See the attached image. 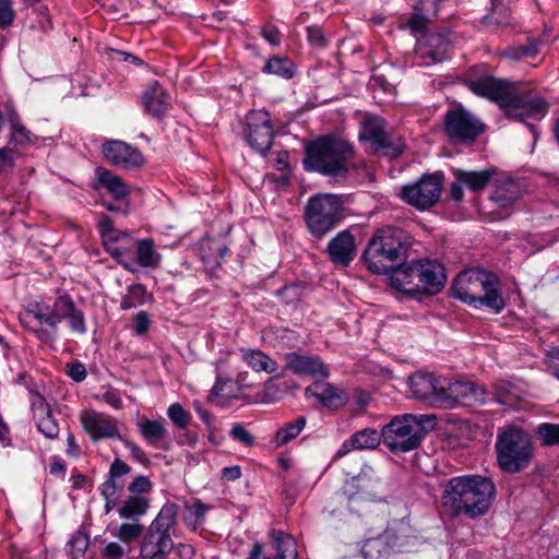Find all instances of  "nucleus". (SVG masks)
<instances>
[{
  "instance_id": "7ed1b4c3",
  "label": "nucleus",
  "mask_w": 559,
  "mask_h": 559,
  "mask_svg": "<svg viewBox=\"0 0 559 559\" xmlns=\"http://www.w3.org/2000/svg\"><path fill=\"white\" fill-rule=\"evenodd\" d=\"M495 492V484L486 477H453L444 485L441 503L453 516L476 519L489 510Z\"/></svg>"
},
{
  "instance_id": "b1692460",
  "label": "nucleus",
  "mask_w": 559,
  "mask_h": 559,
  "mask_svg": "<svg viewBox=\"0 0 559 559\" xmlns=\"http://www.w3.org/2000/svg\"><path fill=\"white\" fill-rule=\"evenodd\" d=\"M285 369L295 374H307L313 378H328L329 371L317 356L299 355L295 352L285 355Z\"/></svg>"
},
{
  "instance_id": "680f3d73",
  "label": "nucleus",
  "mask_w": 559,
  "mask_h": 559,
  "mask_svg": "<svg viewBox=\"0 0 559 559\" xmlns=\"http://www.w3.org/2000/svg\"><path fill=\"white\" fill-rule=\"evenodd\" d=\"M121 489L122 485L109 477H107L99 487L100 493L104 498H118Z\"/></svg>"
},
{
  "instance_id": "09e8293b",
  "label": "nucleus",
  "mask_w": 559,
  "mask_h": 559,
  "mask_svg": "<svg viewBox=\"0 0 559 559\" xmlns=\"http://www.w3.org/2000/svg\"><path fill=\"white\" fill-rule=\"evenodd\" d=\"M167 416L178 429H185L191 420V415L179 403L168 407Z\"/></svg>"
},
{
  "instance_id": "5701e85b",
  "label": "nucleus",
  "mask_w": 559,
  "mask_h": 559,
  "mask_svg": "<svg viewBox=\"0 0 559 559\" xmlns=\"http://www.w3.org/2000/svg\"><path fill=\"white\" fill-rule=\"evenodd\" d=\"M307 396H313L324 407L329 409H338L347 401L346 392L333 384L324 381H317L306 389Z\"/></svg>"
},
{
  "instance_id": "4c0bfd02",
  "label": "nucleus",
  "mask_w": 559,
  "mask_h": 559,
  "mask_svg": "<svg viewBox=\"0 0 559 559\" xmlns=\"http://www.w3.org/2000/svg\"><path fill=\"white\" fill-rule=\"evenodd\" d=\"M97 171L99 185L106 188L116 200H122L129 194L120 177L106 169H98Z\"/></svg>"
},
{
  "instance_id": "ddd939ff",
  "label": "nucleus",
  "mask_w": 559,
  "mask_h": 559,
  "mask_svg": "<svg viewBox=\"0 0 559 559\" xmlns=\"http://www.w3.org/2000/svg\"><path fill=\"white\" fill-rule=\"evenodd\" d=\"M444 131L454 143H472L485 131V124L463 108L447 111Z\"/></svg>"
},
{
  "instance_id": "e2e57ef3",
  "label": "nucleus",
  "mask_w": 559,
  "mask_h": 559,
  "mask_svg": "<svg viewBox=\"0 0 559 559\" xmlns=\"http://www.w3.org/2000/svg\"><path fill=\"white\" fill-rule=\"evenodd\" d=\"M131 472L130 466L120 459H115L110 465L108 476L117 481L118 478L128 475Z\"/></svg>"
},
{
  "instance_id": "052dcab7",
  "label": "nucleus",
  "mask_w": 559,
  "mask_h": 559,
  "mask_svg": "<svg viewBox=\"0 0 559 559\" xmlns=\"http://www.w3.org/2000/svg\"><path fill=\"white\" fill-rule=\"evenodd\" d=\"M17 154L11 147L0 148V174L12 169Z\"/></svg>"
},
{
  "instance_id": "f704fd0d",
  "label": "nucleus",
  "mask_w": 559,
  "mask_h": 559,
  "mask_svg": "<svg viewBox=\"0 0 559 559\" xmlns=\"http://www.w3.org/2000/svg\"><path fill=\"white\" fill-rule=\"evenodd\" d=\"M539 39L528 38L525 45H514L507 47L501 52V56L514 61L533 59L539 53Z\"/></svg>"
},
{
  "instance_id": "9d476101",
  "label": "nucleus",
  "mask_w": 559,
  "mask_h": 559,
  "mask_svg": "<svg viewBox=\"0 0 559 559\" xmlns=\"http://www.w3.org/2000/svg\"><path fill=\"white\" fill-rule=\"evenodd\" d=\"M497 461L500 468L508 473L524 469L533 456L530 436L520 428H509L497 437Z\"/></svg>"
},
{
  "instance_id": "4d7b16f0",
  "label": "nucleus",
  "mask_w": 559,
  "mask_h": 559,
  "mask_svg": "<svg viewBox=\"0 0 559 559\" xmlns=\"http://www.w3.org/2000/svg\"><path fill=\"white\" fill-rule=\"evenodd\" d=\"M31 407L34 418L41 415H48V413L51 412L50 406L46 402L45 397L36 392L31 394Z\"/></svg>"
},
{
  "instance_id": "6e6552de",
  "label": "nucleus",
  "mask_w": 559,
  "mask_h": 559,
  "mask_svg": "<svg viewBox=\"0 0 559 559\" xmlns=\"http://www.w3.org/2000/svg\"><path fill=\"white\" fill-rule=\"evenodd\" d=\"M435 424V415L405 414L395 417L382 429L383 443L392 452H409L419 447L423 438Z\"/></svg>"
},
{
  "instance_id": "72a5a7b5",
  "label": "nucleus",
  "mask_w": 559,
  "mask_h": 559,
  "mask_svg": "<svg viewBox=\"0 0 559 559\" xmlns=\"http://www.w3.org/2000/svg\"><path fill=\"white\" fill-rule=\"evenodd\" d=\"M391 534L385 531L383 534L368 538L364 542L361 547V555L365 559H381L383 558L390 548Z\"/></svg>"
},
{
  "instance_id": "a878e982",
  "label": "nucleus",
  "mask_w": 559,
  "mask_h": 559,
  "mask_svg": "<svg viewBox=\"0 0 559 559\" xmlns=\"http://www.w3.org/2000/svg\"><path fill=\"white\" fill-rule=\"evenodd\" d=\"M328 252L334 263L347 266L356 255L354 236L348 230L338 233L330 240Z\"/></svg>"
},
{
  "instance_id": "20e7f679",
  "label": "nucleus",
  "mask_w": 559,
  "mask_h": 559,
  "mask_svg": "<svg viewBox=\"0 0 559 559\" xmlns=\"http://www.w3.org/2000/svg\"><path fill=\"white\" fill-rule=\"evenodd\" d=\"M412 246L411 236L403 229L385 226L369 239L362 253L367 269L374 274L393 272L406 259Z\"/></svg>"
},
{
  "instance_id": "9b49d317",
  "label": "nucleus",
  "mask_w": 559,
  "mask_h": 559,
  "mask_svg": "<svg viewBox=\"0 0 559 559\" xmlns=\"http://www.w3.org/2000/svg\"><path fill=\"white\" fill-rule=\"evenodd\" d=\"M342 200L336 194L318 193L311 197L305 210L309 231L322 237L331 231L343 217Z\"/></svg>"
},
{
  "instance_id": "c03bdc74",
  "label": "nucleus",
  "mask_w": 559,
  "mask_h": 559,
  "mask_svg": "<svg viewBox=\"0 0 559 559\" xmlns=\"http://www.w3.org/2000/svg\"><path fill=\"white\" fill-rule=\"evenodd\" d=\"M206 510L207 507L201 501L187 504L183 510L182 520L189 527L197 530L204 523Z\"/></svg>"
},
{
  "instance_id": "13d9d810",
  "label": "nucleus",
  "mask_w": 559,
  "mask_h": 559,
  "mask_svg": "<svg viewBox=\"0 0 559 559\" xmlns=\"http://www.w3.org/2000/svg\"><path fill=\"white\" fill-rule=\"evenodd\" d=\"M119 440L122 442L124 448L129 450L133 460L140 462L143 465L150 464V459L147 457L146 453L138 444L123 437H121Z\"/></svg>"
},
{
  "instance_id": "c9c22d12",
  "label": "nucleus",
  "mask_w": 559,
  "mask_h": 559,
  "mask_svg": "<svg viewBox=\"0 0 559 559\" xmlns=\"http://www.w3.org/2000/svg\"><path fill=\"white\" fill-rule=\"evenodd\" d=\"M152 299V295L147 293L142 284H132L128 287L127 293L122 296L120 308L130 310L145 305Z\"/></svg>"
},
{
  "instance_id": "338daca9",
  "label": "nucleus",
  "mask_w": 559,
  "mask_h": 559,
  "mask_svg": "<svg viewBox=\"0 0 559 559\" xmlns=\"http://www.w3.org/2000/svg\"><path fill=\"white\" fill-rule=\"evenodd\" d=\"M151 325V320L145 311L136 313L133 320V330L138 335H143L147 332Z\"/></svg>"
},
{
  "instance_id": "0e129e2a",
  "label": "nucleus",
  "mask_w": 559,
  "mask_h": 559,
  "mask_svg": "<svg viewBox=\"0 0 559 559\" xmlns=\"http://www.w3.org/2000/svg\"><path fill=\"white\" fill-rule=\"evenodd\" d=\"M444 0H419L415 10L424 12L428 16L436 17L439 11V4Z\"/></svg>"
},
{
  "instance_id": "0eeeda50",
  "label": "nucleus",
  "mask_w": 559,
  "mask_h": 559,
  "mask_svg": "<svg viewBox=\"0 0 559 559\" xmlns=\"http://www.w3.org/2000/svg\"><path fill=\"white\" fill-rule=\"evenodd\" d=\"M444 267L432 260H416L401 265L391 274V284L407 295H436L445 284Z\"/></svg>"
},
{
  "instance_id": "412c9836",
  "label": "nucleus",
  "mask_w": 559,
  "mask_h": 559,
  "mask_svg": "<svg viewBox=\"0 0 559 559\" xmlns=\"http://www.w3.org/2000/svg\"><path fill=\"white\" fill-rule=\"evenodd\" d=\"M485 390L477 388L473 382L445 379L441 384L440 401L467 404L484 402Z\"/></svg>"
},
{
  "instance_id": "6ab92c4d",
  "label": "nucleus",
  "mask_w": 559,
  "mask_h": 559,
  "mask_svg": "<svg viewBox=\"0 0 559 559\" xmlns=\"http://www.w3.org/2000/svg\"><path fill=\"white\" fill-rule=\"evenodd\" d=\"M380 483L366 472L346 481L342 495L347 500L349 508L366 501H374L379 496Z\"/></svg>"
},
{
  "instance_id": "7c9ffc66",
  "label": "nucleus",
  "mask_w": 559,
  "mask_h": 559,
  "mask_svg": "<svg viewBox=\"0 0 559 559\" xmlns=\"http://www.w3.org/2000/svg\"><path fill=\"white\" fill-rule=\"evenodd\" d=\"M138 428L147 444L156 449H165L163 445L168 432L160 420L143 419L138 423Z\"/></svg>"
},
{
  "instance_id": "4be33fe9",
  "label": "nucleus",
  "mask_w": 559,
  "mask_h": 559,
  "mask_svg": "<svg viewBox=\"0 0 559 559\" xmlns=\"http://www.w3.org/2000/svg\"><path fill=\"white\" fill-rule=\"evenodd\" d=\"M98 227L106 251L126 270L132 271V258L115 245L120 237L127 235L114 228V222L108 215L100 216Z\"/></svg>"
},
{
  "instance_id": "f257e3e1",
  "label": "nucleus",
  "mask_w": 559,
  "mask_h": 559,
  "mask_svg": "<svg viewBox=\"0 0 559 559\" xmlns=\"http://www.w3.org/2000/svg\"><path fill=\"white\" fill-rule=\"evenodd\" d=\"M19 320L25 330L45 344L56 340L58 326L64 320L73 333L82 335L87 331L84 312L67 293L52 300L29 301L19 313Z\"/></svg>"
},
{
  "instance_id": "393cba45",
  "label": "nucleus",
  "mask_w": 559,
  "mask_h": 559,
  "mask_svg": "<svg viewBox=\"0 0 559 559\" xmlns=\"http://www.w3.org/2000/svg\"><path fill=\"white\" fill-rule=\"evenodd\" d=\"M381 440H383L382 431L379 432L373 428L361 429L342 443L334 459H341L353 450H374L380 445Z\"/></svg>"
},
{
  "instance_id": "f3484780",
  "label": "nucleus",
  "mask_w": 559,
  "mask_h": 559,
  "mask_svg": "<svg viewBox=\"0 0 559 559\" xmlns=\"http://www.w3.org/2000/svg\"><path fill=\"white\" fill-rule=\"evenodd\" d=\"M451 51V40L447 33H433L417 40L416 56L423 66L447 60Z\"/></svg>"
},
{
  "instance_id": "774afa93",
  "label": "nucleus",
  "mask_w": 559,
  "mask_h": 559,
  "mask_svg": "<svg viewBox=\"0 0 559 559\" xmlns=\"http://www.w3.org/2000/svg\"><path fill=\"white\" fill-rule=\"evenodd\" d=\"M67 373L75 382H81L86 378L85 366L81 362L68 364Z\"/></svg>"
},
{
  "instance_id": "de8ad7c7",
  "label": "nucleus",
  "mask_w": 559,
  "mask_h": 559,
  "mask_svg": "<svg viewBox=\"0 0 559 559\" xmlns=\"http://www.w3.org/2000/svg\"><path fill=\"white\" fill-rule=\"evenodd\" d=\"M88 546V537L81 531H76L67 544L68 554L71 559H76L84 554Z\"/></svg>"
},
{
  "instance_id": "c756f323",
  "label": "nucleus",
  "mask_w": 559,
  "mask_h": 559,
  "mask_svg": "<svg viewBox=\"0 0 559 559\" xmlns=\"http://www.w3.org/2000/svg\"><path fill=\"white\" fill-rule=\"evenodd\" d=\"M525 389L518 384L506 380H499L493 384V395L501 405L515 407L518 403L525 396Z\"/></svg>"
},
{
  "instance_id": "49530a36",
  "label": "nucleus",
  "mask_w": 559,
  "mask_h": 559,
  "mask_svg": "<svg viewBox=\"0 0 559 559\" xmlns=\"http://www.w3.org/2000/svg\"><path fill=\"white\" fill-rule=\"evenodd\" d=\"M288 382H277L274 378L267 380L263 386V397L267 402L282 400L289 391Z\"/></svg>"
},
{
  "instance_id": "bf43d9fd",
  "label": "nucleus",
  "mask_w": 559,
  "mask_h": 559,
  "mask_svg": "<svg viewBox=\"0 0 559 559\" xmlns=\"http://www.w3.org/2000/svg\"><path fill=\"white\" fill-rule=\"evenodd\" d=\"M152 489V483L146 476H136L128 486V490L135 496L147 493Z\"/></svg>"
},
{
  "instance_id": "6e6d98bb",
  "label": "nucleus",
  "mask_w": 559,
  "mask_h": 559,
  "mask_svg": "<svg viewBox=\"0 0 559 559\" xmlns=\"http://www.w3.org/2000/svg\"><path fill=\"white\" fill-rule=\"evenodd\" d=\"M129 550L117 542L107 543L102 549V556L104 559H122Z\"/></svg>"
},
{
  "instance_id": "39448f33",
  "label": "nucleus",
  "mask_w": 559,
  "mask_h": 559,
  "mask_svg": "<svg viewBox=\"0 0 559 559\" xmlns=\"http://www.w3.org/2000/svg\"><path fill=\"white\" fill-rule=\"evenodd\" d=\"M454 298L477 307H486L500 313L506 307L499 278L491 272L469 269L461 272L452 284Z\"/></svg>"
},
{
  "instance_id": "2eb2a0df",
  "label": "nucleus",
  "mask_w": 559,
  "mask_h": 559,
  "mask_svg": "<svg viewBox=\"0 0 559 559\" xmlns=\"http://www.w3.org/2000/svg\"><path fill=\"white\" fill-rule=\"evenodd\" d=\"M360 138L370 141L374 151L382 155L396 157L404 150L401 139L392 140L385 131L384 120L377 116H368L364 119Z\"/></svg>"
},
{
  "instance_id": "ea45409f",
  "label": "nucleus",
  "mask_w": 559,
  "mask_h": 559,
  "mask_svg": "<svg viewBox=\"0 0 559 559\" xmlns=\"http://www.w3.org/2000/svg\"><path fill=\"white\" fill-rule=\"evenodd\" d=\"M272 536L276 544V559H298L297 543L293 536L281 531H273Z\"/></svg>"
},
{
  "instance_id": "3c124183",
  "label": "nucleus",
  "mask_w": 559,
  "mask_h": 559,
  "mask_svg": "<svg viewBox=\"0 0 559 559\" xmlns=\"http://www.w3.org/2000/svg\"><path fill=\"white\" fill-rule=\"evenodd\" d=\"M34 140L33 133L27 130L20 122H13L11 124V139L10 142L17 146H26Z\"/></svg>"
},
{
  "instance_id": "79ce46f5",
  "label": "nucleus",
  "mask_w": 559,
  "mask_h": 559,
  "mask_svg": "<svg viewBox=\"0 0 559 559\" xmlns=\"http://www.w3.org/2000/svg\"><path fill=\"white\" fill-rule=\"evenodd\" d=\"M262 72L277 75L283 79H292L295 73L294 64L288 58L271 57L265 62Z\"/></svg>"
},
{
  "instance_id": "37998d69",
  "label": "nucleus",
  "mask_w": 559,
  "mask_h": 559,
  "mask_svg": "<svg viewBox=\"0 0 559 559\" xmlns=\"http://www.w3.org/2000/svg\"><path fill=\"white\" fill-rule=\"evenodd\" d=\"M512 16L509 8L500 0H491L490 12L484 17L489 26H508L512 24Z\"/></svg>"
},
{
  "instance_id": "bb28decb",
  "label": "nucleus",
  "mask_w": 559,
  "mask_h": 559,
  "mask_svg": "<svg viewBox=\"0 0 559 559\" xmlns=\"http://www.w3.org/2000/svg\"><path fill=\"white\" fill-rule=\"evenodd\" d=\"M444 378H437L431 373H415L409 378V388L418 400L436 399L440 401L441 384Z\"/></svg>"
},
{
  "instance_id": "dca6fc26",
  "label": "nucleus",
  "mask_w": 559,
  "mask_h": 559,
  "mask_svg": "<svg viewBox=\"0 0 559 559\" xmlns=\"http://www.w3.org/2000/svg\"><path fill=\"white\" fill-rule=\"evenodd\" d=\"M521 197L520 185L511 178H499L493 185L488 198V206L493 219H502L510 215L514 203Z\"/></svg>"
},
{
  "instance_id": "cd10ccee",
  "label": "nucleus",
  "mask_w": 559,
  "mask_h": 559,
  "mask_svg": "<svg viewBox=\"0 0 559 559\" xmlns=\"http://www.w3.org/2000/svg\"><path fill=\"white\" fill-rule=\"evenodd\" d=\"M143 104L151 116L159 119L168 109L169 96L157 82H153L143 93Z\"/></svg>"
},
{
  "instance_id": "4468645a",
  "label": "nucleus",
  "mask_w": 559,
  "mask_h": 559,
  "mask_svg": "<svg viewBox=\"0 0 559 559\" xmlns=\"http://www.w3.org/2000/svg\"><path fill=\"white\" fill-rule=\"evenodd\" d=\"M245 135L249 145L257 152L266 153L273 142V126L265 110H251L246 116Z\"/></svg>"
},
{
  "instance_id": "a18cd8bd",
  "label": "nucleus",
  "mask_w": 559,
  "mask_h": 559,
  "mask_svg": "<svg viewBox=\"0 0 559 559\" xmlns=\"http://www.w3.org/2000/svg\"><path fill=\"white\" fill-rule=\"evenodd\" d=\"M535 435L543 445H558L559 424L543 423L537 426Z\"/></svg>"
},
{
  "instance_id": "2f4dec72",
  "label": "nucleus",
  "mask_w": 559,
  "mask_h": 559,
  "mask_svg": "<svg viewBox=\"0 0 559 559\" xmlns=\"http://www.w3.org/2000/svg\"><path fill=\"white\" fill-rule=\"evenodd\" d=\"M108 531L112 537L118 538L123 545L128 546L138 542L144 534V525L139 519H132L119 525L109 526Z\"/></svg>"
},
{
  "instance_id": "a211bd4d",
  "label": "nucleus",
  "mask_w": 559,
  "mask_h": 559,
  "mask_svg": "<svg viewBox=\"0 0 559 559\" xmlns=\"http://www.w3.org/2000/svg\"><path fill=\"white\" fill-rule=\"evenodd\" d=\"M80 421L83 430L94 442L121 438L116 419L104 413L85 411L80 415Z\"/></svg>"
},
{
  "instance_id": "423d86ee",
  "label": "nucleus",
  "mask_w": 559,
  "mask_h": 559,
  "mask_svg": "<svg viewBox=\"0 0 559 559\" xmlns=\"http://www.w3.org/2000/svg\"><path fill=\"white\" fill-rule=\"evenodd\" d=\"M354 156L353 144L337 135H322L306 147L304 166L324 176L345 177Z\"/></svg>"
},
{
  "instance_id": "864d4df0",
  "label": "nucleus",
  "mask_w": 559,
  "mask_h": 559,
  "mask_svg": "<svg viewBox=\"0 0 559 559\" xmlns=\"http://www.w3.org/2000/svg\"><path fill=\"white\" fill-rule=\"evenodd\" d=\"M230 437L234 440L242 443L246 447H252L254 444V437L251 432L241 424H236L233 426L229 432Z\"/></svg>"
},
{
  "instance_id": "a19ab883",
  "label": "nucleus",
  "mask_w": 559,
  "mask_h": 559,
  "mask_svg": "<svg viewBox=\"0 0 559 559\" xmlns=\"http://www.w3.org/2000/svg\"><path fill=\"white\" fill-rule=\"evenodd\" d=\"M306 424L307 419L304 416H300L293 421L286 423L276 431L274 442L277 447H281L293 441L300 435Z\"/></svg>"
},
{
  "instance_id": "69168bd1",
  "label": "nucleus",
  "mask_w": 559,
  "mask_h": 559,
  "mask_svg": "<svg viewBox=\"0 0 559 559\" xmlns=\"http://www.w3.org/2000/svg\"><path fill=\"white\" fill-rule=\"evenodd\" d=\"M14 12L10 0H0V27H7L12 24Z\"/></svg>"
},
{
  "instance_id": "473e14b6",
  "label": "nucleus",
  "mask_w": 559,
  "mask_h": 559,
  "mask_svg": "<svg viewBox=\"0 0 559 559\" xmlns=\"http://www.w3.org/2000/svg\"><path fill=\"white\" fill-rule=\"evenodd\" d=\"M243 361L255 372L274 373L277 370V362L269 355L259 349H240Z\"/></svg>"
},
{
  "instance_id": "e433bc0d",
  "label": "nucleus",
  "mask_w": 559,
  "mask_h": 559,
  "mask_svg": "<svg viewBox=\"0 0 559 559\" xmlns=\"http://www.w3.org/2000/svg\"><path fill=\"white\" fill-rule=\"evenodd\" d=\"M136 261L142 267H156L160 261V254L155 250L154 240L144 238L136 246Z\"/></svg>"
},
{
  "instance_id": "f03ea898",
  "label": "nucleus",
  "mask_w": 559,
  "mask_h": 559,
  "mask_svg": "<svg viewBox=\"0 0 559 559\" xmlns=\"http://www.w3.org/2000/svg\"><path fill=\"white\" fill-rule=\"evenodd\" d=\"M467 86L474 94L498 103L509 119L516 121H524L526 118L540 120L548 111V104L543 97L524 95L508 81L491 75L469 80Z\"/></svg>"
},
{
  "instance_id": "1a4fd4ad",
  "label": "nucleus",
  "mask_w": 559,
  "mask_h": 559,
  "mask_svg": "<svg viewBox=\"0 0 559 559\" xmlns=\"http://www.w3.org/2000/svg\"><path fill=\"white\" fill-rule=\"evenodd\" d=\"M179 507L176 503L163 506L150 524L140 545L142 559H166L174 548L170 532L174 530Z\"/></svg>"
},
{
  "instance_id": "c85d7f7f",
  "label": "nucleus",
  "mask_w": 559,
  "mask_h": 559,
  "mask_svg": "<svg viewBox=\"0 0 559 559\" xmlns=\"http://www.w3.org/2000/svg\"><path fill=\"white\" fill-rule=\"evenodd\" d=\"M497 169L490 167L483 170H463L454 169L453 175L460 183H464L471 191L478 192L484 190L488 183L495 180Z\"/></svg>"
},
{
  "instance_id": "58836bf2",
  "label": "nucleus",
  "mask_w": 559,
  "mask_h": 559,
  "mask_svg": "<svg viewBox=\"0 0 559 559\" xmlns=\"http://www.w3.org/2000/svg\"><path fill=\"white\" fill-rule=\"evenodd\" d=\"M148 500L141 496H131L126 499L118 508V514L121 519H138L147 512Z\"/></svg>"
},
{
  "instance_id": "8fccbe9b",
  "label": "nucleus",
  "mask_w": 559,
  "mask_h": 559,
  "mask_svg": "<svg viewBox=\"0 0 559 559\" xmlns=\"http://www.w3.org/2000/svg\"><path fill=\"white\" fill-rule=\"evenodd\" d=\"M36 421L37 429L47 438L53 439L59 435V426L51 412L48 415H41L34 418Z\"/></svg>"
},
{
  "instance_id": "f8f14e48",
  "label": "nucleus",
  "mask_w": 559,
  "mask_h": 559,
  "mask_svg": "<svg viewBox=\"0 0 559 559\" xmlns=\"http://www.w3.org/2000/svg\"><path fill=\"white\" fill-rule=\"evenodd\" d=\"M442 186L443 176L441 174L423 175L416 182L404 186L400 197L407 204L425 211L439 201Z\"/></svg>"
},
{
  "instance_id": "5fc2aeb1",
  "label": "nucleus",
  "mask_w": 559,
  "mask_h": 559,
  "mask_svg": "<svg viewBox=\"0 0 559 559\" xmlns=\"http://www.w3.org/2000/svg\"><path fill=\"white\" fill-rule=\"evenodd\" d=\"M307 36L309 43L317 48H324L329 44V38L323 33L322 28L317 25L307 27Z\"/></svg>"
},
{
  "instance_id": "aec40b11",
  "label": "nucleus",
  "mask_w": 559,
  "mask_h": 559,
  "mask_svg": "<svg viewBox=\"0 0 559 559\" xmlns=\"http://www.w3.org/2000/svg\"><path fill=\"white\" fill-rule=\"evenodd\" d=\"M103 154L112 165L126 169L139 168L144 163L143 155L136 147L120 140L107 141L103 145Z\"/></svg>"
},
{
  "instance_id": "603ef678",
  "label": "nucleus",
  "mask_w": 559,
  "mask_h": 559,
  "mask_svg": "<svg viewBox=\"0 0 559 559\" xmlns=\"http://www.w3.org/2000/svg\"><path fill=\"white\" fill-rule=\"evenodd\" d=\"M431 17L424 12L415 10L414 14L408 19L406 26L414 35L420 34L426 31Z\"/></svg>"
}]
</instances>
